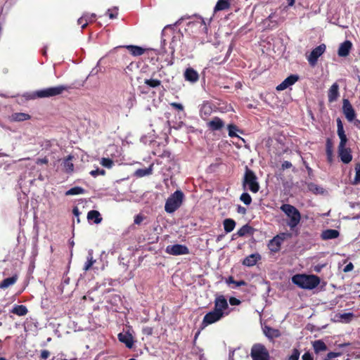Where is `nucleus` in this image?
<instances>
[{
	"mask_svg": "<svg viewBox=\"0 0 360 360\" xmlns=\"http://www.w3.org/2000/svg\"><path fill=\"white\" fill-rule=\"evenodd\" d=\"M144 84L150 88H157L161 86V81L158 79H145Z\"/></svg>",
	"mask_w": 360,
	"mask_h": 360,
	"instance_id": "obj_37",
	"label": "nucleus"
},
{
	"mask_svg": "<svg viewBox=\"0 0 360 360\" xmlns=\"http://www.w3.org/2000/svg\"><path fill=\"white\" fill-rule=\"evenodd\" d=\"M166 252L171 255H182L189 253V250L187 246L181 244L170 245L167 246Z\"/></svg>",
	"mask_w": 360,
	"mask_h": 360,
	"instance_id": "obj_10",
	"label": "nucleus"
},
{
	"mask_svg": "<svg viewBox=\"0 0 360 360\" xmlns=\"http://www.w3.org/2000/svg\"><path fill=\"white\" fill-rule=\"evenodd\" d=\"M212 104L208 101H204L200 108V116L205 120L212 113Z\"/></svg>",
	"mask_w": 360,
	"mask_h": 360,
	"instance_id": "obj_14",
	"label": "nucleus"
},
{
	"mask_svg": "<svg viewBox=\"0 0 360 360\" xmlns=\"http://www.w3.org/2000/svg\"><path fill=\"white\" fill-rule=\"evenodd\" d=\"M340 96L339 93V85L338 83L335 82L330 87L328 92V99L329 103L335 102L338 100Z\"/></svg>",
	"mask_w": 360,
	"mask_h": 360,
	"instance_id": "obj_16",
	"label": "nucleus"
},
{
	"mask_svg": "<svg viewBox=\"0 0 360 360\" xmlns=\"http://www.w3.org/2000/svg\"><path fill=\"white\" fill-rule=\"evenodd\" d=\"M214 311L219 314H221L223 316H228L229 314V304L226 297L221 295L215 297L214 301Z\"/></svg>",
	"mask_w": 360,
	"mask_h": 360,
	"instance_id": "obj_8",
	"label": "nucleus"
},
{
	"mask_svg": "<svg viewBox=\"0 0 360 360\" xmlns=\"http://www.w3.org/2000/svg\"><path fill=\"white\" fill-rule=\"evenodd\" d=\"M170 105L178 110H184V106L181 103L173 102L170 103Z\"/></svg>",
	"mask_w": 360,
	"mask_h": 360,
	"instance_id": "obj_58",
	"label": "nucleus"
},
{
	"mask_svg": "<svg viewBox=\"0 0 360 360\" xmlns=\"http://www.w3.org/2000/svg\"><path fill=\"white\" fill-rule=\"evenodd\" d=\"M253 229L249 226L248 224H245L243 226L236 234L233 235L232 239H234L233 236L237 235L239 237L244 236L247 234H251L252 233Z\"/></svg>",
	"mask_w": 360,
	"mask_h": 360,
	"instance_id": "obj_34",
	"label": "nucleus"
},
{
	"mask_svg": "<svg viewBox=\"0 0 360 360\" xmlns=\"http://www.w3.org/2000/svg\"><path fill=\"white\" fill-rule=\"evenodd\" d=\"M263 330L265 335L270 339L278 338L281 336V333L279 330L273 328L268 326H266L264 328Z\"/></svg>",
	"mask_w": 360,
	"mask_h": 360,
	"instance_id": "obj_25",
	"label": "nucleus"
},
{
	"mask_svg": "<svg viewBox=\"0 0 360 360\" xmlns=\"http://www.w3.org/2000/svg\"><path fill=\"white\" fill-rule=\"evenodd\" d=\"M300 352L297 349H293L292 354L287 360H299Z\"/></svg>",
	"mask_w": 360,
	"mask_h": 360,
	"instance_id": "obj_45",
	"label": "nucleus"
},
{
	"mask_svg": "<svg viewBox=\"0 0 360 360\" xmlns=\"http://www.w3.org/2000/svg\"><path fill=\"white\" fill-rule=\"evenodd\" d=\"M108 16L110 19H115L117 17V15H118V12H117V8H115L113 9V11H111L110 9H108Z\"/></svg>",
	"mask_w": 360,
	"mask_h": 360,
	"instance_id": "obj_51",
	"label": "nucleus"
},
{
	"mask_svg": "<svg viewBox=\"0 0 360 360\" xmlns=\"http://www.w3.org/2000/svg\"><path fill=\"white\" fill-rule=\"evenodd\" d=\"M184 78L186 81L195 82L199 79V75L193 68H188L184 72Z\"/></svg>",
	"mask_w": 360,
	"mask_h": 360,
	"instance_id": "obj_19",
	"label": "nucleus"
},
{
	"mask_svg": "<svg viewBox=\"0 0 360 360\" xmlns=\"http://www.w3.org/2000/svg\"><path fill=\"white\" fill-rule=\"evenodd\" d=\"M48 162H49V160L46 157L43 158H39L37 160V162H36V163L37 165H44V164L46 165V164H48Z\"/></svg>",
	"mask_w": 360,
	"mask_h": 360,
	"instance_id": "obj_60",
	"label": "nucleus"
},
{
	"mask_svg": "<svg viewBox=\"0 0 360 360\" xmlns=\"http://www.w3.org/2000/svg\"><path fill=\"white\" fill-rule=\"evenodd\" d=\"M336 122L337 133L340 140L338 147V156L343 163L348 164L352 160V150L350 148L346 147L348 139L341 119L338 117Z\"/></svg>",
	"mask_w": 360,
	"mask_h": 360,
	"instance_id": "obj_1",
	"label": "nucleus"
},
{
	"mask_svg": "<svg viewBox=\"0 0 360 360\" xmlns=\"http://www.w3.org/2000/svg\"><path fill=\"white\" fill-rule=\"evenodd\" d=\"M70 89L68 85H58L51 86L42 89L35 91L32 93V98H51L61 95L64 91H67Z\"/></svg>",
	"mask_w": 360,
	"mask_h": 360,
	"instance_id": "obj_3",
	"label": "nucleus"
},
{
	"mask_svg": "<svg viewBox=\"0 0 360 360\" xmlns=\"http://www.w3.org/2000/svg\"><path fill=\"white\" fill-rule=\"evenodd\" d=\"M208 128L212 131L221 130L224 127V122L219 117H214L207 122Z\"/></svg>",
	"mask_w": 360,
	"mask_h": 360,
	"instance_id": "obj_17",
	"label": "nucleus"
},
{
	"mask_svg": "<svg viewBox=\"0 0 360 360\" xmlns=\"http://www.w3.org/2000/svg\"><path fill=\"white\" fill-rule=\"evenodd\" d=\"M252 360H269V354L264 345L255 344L250 353Z\"/></svg>",
	"mask_w": 360,
	"mask_h": 360,
	"instance_id": "obj_7",
	"label": "nucleus"
},
{
	"mask_svg": "<svg viewBox=\"0 0 360 360\" xmlns=\"http://www.w3.org/2000/svg\"><path fill=\"white\" fill-rule=\"evenodd\" d=\"M224 229L226 233L231 232L236 226V221L232 219H226L223 221Z\"/></svg>",
	"mask_w": 360,
	"mask_h": 360,
	"instance_id": "obj_36",
	"label": "nucleus"
},
{
	"mask_svg": "<svg viewBox=\"0 0 360 360\" xmlns=\"http://www.w3.org/2000/svg\"><path fill=\"white\" fill-rule=\"evenodd\" d=\"M184 195L180 190H176L166 200L165 210L167 213H173L182 205Z\"/></svg>",
	"mask_w": 360,
	"mask_h": 360,
	"instance_id": "obj_6",
	"label": "nucleus"
},
{
	"mask_svg": "<svg viewBox=\"0 0 360 360\" xmlns=\"http://www.w3.org/2000/svg\"><path fill=\"white\" fill-rule=\"evenodd\" d=\"M174 38L172 39V41L170 43V46L169 48L171 49V57H170V59L167 61V65H173L174 63V52H175V49H174V46L172 45V43L174 42Z\"/></svg>",
	"mask_w": 360,
	"mask_h": 360,
	"instance_id": "obj_46",
	"label": "nucleus"
},
{
	"mask_svg": "<svg viewBox=\"0 0 360 360\" xmlns=\"http://www.w3.org/2000/svg\"><path fill=\"white\" fill-rule=\"evenodd\" d=\"M242 186L244 191H250L253 193L259 191L260 186L255 173L248 166L245 167Z\"/></svg>",
	"mask_w": 360,
	"mask_h": 360,
	"instance_id": "obj_4",
	"label": "nucleus"
},
{
	"mask_svg": "<svg viewBox=\"0 0 360 360\" xmlns=\"http://www.w3.org/2000/svg\"><path fill=\"white\" fill-rule=\"evenodd\" d=\"M118 339L120 342L124 343L126 347L129 349H131L134 346V338L131 334L129 333H120L118 334Z\"/></svg>",
	"mask_w": 360,
	"mask_h": 360,
	"instance_id": "obj_18",
	"label": "nucleus"
},
{
	"mask_svg": "<svg viewBox=\"0 0 360 360\" xmlns=\"http://www.w3.org/2000/svg\"><path fill=\"white\" fill-rule=\"evenodd\" d=\"M307 186L308 190L315 195H319V194L322 195L326 191L323 188L321 187L320 186H319L313 182L308 183Z\"/></svg>",
	"mask_w": 360,
	"mask_h": 360,
	"instance_id": "obj_31",
	"label": "nucleus"
},
{
	"mask_svg": "<svg viewBox=\"0 0 360 360\" xmlns=\"http://www.w3.org/2000/svg\"><path fill=\"white\" fill-rule=\"evenodd\" d=\"M292 167V163L289 161L285 160V161L283 162V163L281 165V169L285 170L287 169H290Z\"/></svg>",
	"mask_w": 360,
	"mask_h": 360,
	"instance_id": "obj_56",
	"label": "nucleus"
},
{
	"mask_svg": "<svg viewBox=\"0 0 360 360\" xmlns=\"http://www.w3.org/2000/svg\"><path fill=\"white\" fill-rule=\"evenodd\" d=\"M83 16L85 17V19H87V22H92L95 21V18H96L95 13H91V14L86 13V14H84Z\"/></svg>",
	"mask_w": 360,
	"mask_h": 360,
	"instance_id": "obj_53",
	"label": "nucleus"
},
{
	"mask_svg": "<svg viewBox=\"0 0 360 360\" xmlns=\"http://www.w3.org/2000/svg\"><path fill=\"white\" fill-rule=\"evenodd\" d=\"M281 210L289 218L287 225L290 227V230L293 231L294 229L300 224L301 220L300 211L295 207L290 204L282 205Z\"/></svg>",
	"mask_w": 360,
	"mask_h": 360,
	"instance_id": "obj_5",
	"label": "nucleus"
},
{
	"mask_svg": "<svg viewBox=\"0 0 360 360\" xmlns=\"http://www.w3.org/2000/svg\"><path fill=\"white\" fill-rule=\"evenodd\" d=\"M95 262H96V259H94L92 254L89 253L87 257V260L83 266V270L84 271H89Z\"/></svg>",
	"mask_w": 360,
	"mask_h": 360,
	"instance_id": "obj_39",
	"label": "nucleus"
},
{
	"mask_svg": "<svg viewBox=\"0 0 360 360\" xmlns=\"http://www.w3.org/2000/svg\"><path fill=\"white\" fill-rule=\"evenodd\" d=\"M50 354H51V353L49 351H48L46 349L41 350V354H40V358L41 359H46L50 356Z\"/></svg>",
	"mask_w": 360,
	"mask_h": 360,
	"instance_id": "obj_55",
	"label": "nucleus"
},
{
	"mask_svg": "<svg viewBox=\"0 0 360 360\" xmlns=\"http://www.w3.org/2000/svg\"><path fill=\"white\" fill-rule=\"evenodd\" d=\"M228 129H229V136H231V137L237 136V135L236 134V131L237 130V127L236 125L229 124L228 126Z\"/></svg>",
	"mask_w": 360,
	"mask_h": 360,
	"instance_id": "obj_48",
	"label": "nucleus"
},
{
	"mask_svg": "<svg viewBox=\"0 0 360 360\" xmlns=\"http://www.w3.org/2000/svg\"><path fill=\"white\" fill-rule=\"evenodd\" d=\"M129 53L134 56H139L145 53V49L141 46L134 45H128L124 46Z\"/></svg>",
	"mask_w": 360,
	"mask_h": 360,
	"instance_id": "obj_29",
	"label": "nucleus"
},
{
	"mask_svg": "<svg viewBox=\"0 0 360 360\" xmlns=\"http://www.w3.org/2000/svg\"><path fill=\"white\" fill-rule=\"evenodd\" d=\"M240 200L246 205H249L252 202V198L247 192H244L240 195Z\"/></svg>",
	"mask_w": 360,
	"mask_h": 360,
	"instance_id": "obj_41",
	"label": "nucleus"
},
{
	"mask_svg": "<svg viewBox=\"0 0 360 360\" xmlns=\"http://www.w3.org/2000/svg\"><path fill=\"white\" fill-rule=\"evenodd\" d=\"M77 22L79 25H81L82 29H84L88 25L87 19H85V17L83 15L78 19Z\"/></svg>",
	"mask_w": 360,
	"mask_h": 360,
	"instance_id": "obj_52",
	"label": "nucleus"
},
{
	"mask_svg": "<svg viewBox=\"0 0 360 360\" xmlns=\"http://www.w3.org/2000/svg\"><path fill=\"white\" fill-rule=\"evenodd\" d=\"M355 176L354 179V184H360V163H356L355 165Z\"/></svg>",
	"mask_w": 360,
	"mask_h": 360,
	"instance_id": "obj_43",
	"label": "nucleus"
},
{
	"mask_svg": "<svg viewBox=\"0 0 360 360\" xmlns=\"http://www.w3.org/2000/svg\"><path fill=\"white\" fill-rule=\"evenodd\" d=\"M30 119V115L24 112H15L11 115V120L15 122H22Z\"/></svg>",
	"mask_w": 360,
	"mask_h": 360,
	"instance_id": "obj_35",
	"label": "nucleus"
},
{
	"mask_svg": "<svg viewBox=\"0 0 360 360\" xmlns=\"http://www.w3.org/2000/svg\"><path fill=\"white\" fill-rule=\"evenodd\" d=\"M339 235V231L335 229H326L321 233V237L323 240H326L337 238Z\"/></svg>",
	"mask_w": 360,
	"mask_h": 360,
	"instance_id": "obj_22",
	"label": "nucleus"
},
{
	"mask_svg": "<svg viewBox=\"0 0 360 360\" xmlns=\"http://www.w3.org/2000/svg\"><path fill=\"white\" fill-rule=\"evenodd\" d=\"M221 314L217 313V311L212 310L208 313H207L205 316L203 317L202 321V328L214 323L219 321H220L222 318H224Z\"/></svg>",
	"mask_w": 360,
	"mask_h": 360,
	"instance_id": "obj_12",
	"label": "nucleus"
},
{
	"mask_svg": "<svg viewBox=\"0 0 360 360\" xmlns=\"http://www.w3.org/2000/svg\"><path fill=\"white\" fill-rule=\"evenodd\" d=\"M320 281V278L313 274H296L292 277V282L302 289L312 290L319 285Z\"/></svg>",
	"mask_w": 360,
	"mask_h": 360,
	"instance_id": "obj_2",
	"label": "nucleus"
},
{
	"mask_svg": "<svg viewBox=\"0 0 360 360\" xmlns=\"http://www.w3.org/2000/svg\"><path fill=\"white\" fill-rule=\"evenodd\" d=\"M11 313L18 315L19 316H25L28 313V309L26 306L20 304H15L12 309L11 310Z\"/></svg>",
	"mask_w": 360,
	"mask_h": 360,
	"instance_id": "obj_26",
	"label": "nucleus"
},
{
	"mask_svg": "<svg viewBox=\"0 0 360 360\" xmlns=\"http://www.w3.org/2000/svg\"><path fill=\"white\" fill-rule=\"evenodd\" d=\"M188 26L191 27V28L199 27L204 33H207L208 30L205 22L202 18H199L197 20L194 22H190L188 23Z\"/></svg>",
	"mask_w": 360,
	"mask_h": 360,
	"instance_id": "obj_24",
	"label": "nucleus"
},
{
	"mask_svg": "<svg viewBox=\"0 0 360 360\" xmlns=\"http://www.w3.org/2000/svg\"><path fill=\"white\" fill-rule=\"evenodd\" d=\"M342 319H344L346 323H349L352 319L354 317L353 313H344L342 314H340V316Z\"/></svg>",
	"mask_w": 360,
	"mask_h": 360,
	"instance_id": "obj_47",
	"label": "nucleus"
},
{
	"mask_svg": "<svg viewBox=\"0 0 360 360\" xmlns=\"http://www.w3.org/2000/svg\"><path fill=\"white\" fill-rule=\"evenodd\" d=\"M292 234L288 232L281 233L276 235L275 237H278L279 241L282 243L285 240L291 238Z\"/></svg>",
	"mask_w": 360,
	"mask_h": 360,
	"instance_id": "obj_44",
	"label": "nucleus"
},
{
	"mask_svg": "<svg viewBox=\"0 0 360 360\" xmlns=\"http://www.w3.org/2000/svg\"><path fill=\"white\" fill-rule=\"evenodd\" d=\"M302 360H313V356L311 353L307 352L302 355Z\"/></svg>",
	"mask_w": 360,
	"mask_h": 360,
	"instance_id": "obj_62",
	"label": "nucleus"
},
{
	"mask_svg": "<svg viewBox=\"0 0 360 360\" xmlns=\"http://www.w3.org/2000/svg\"><path fill=\"white\" fill-rule=\"evenodd\" d=\"M143 333L148 335H150L153 333V328L150 327H146L143 329Z\"/></svg>",
	"mask_w": 360,
	"mask_h": 360,
	"instance_id": "obj_64",
	"label": "nucleus"
},
{
	"mask_svg": "<svg viewBox=\"0 0 360 360\" xmlns=\"http://www.w3.org/2000/svg\"><path fill=\"white\" fill-rule=\"evenodd\" d=\"M352 48V43L349 40L345 41L343 43L340 44V46H339V49L338 51V56L340 57L347 56L349 54Z\"/></svg>",
	"mask_w": 360,
	"mask_h": 360,
	"instance_id": "obj_15",
	"label": "nucleus"
},
{
	"mask_svg": "<svg viewBox=\"0 0 360 360\" xmlns=\"http://www.w3.org/2000/svg\"><path fill=\"white\" fill-rule=\"evenodd\" d=\"M153 165L152 164L148 168L138 169L135 171L134 176L138 178H141V177H143L145 176L150 175L153 173Z\"/></svg>",
	"mask_w": 360,
	"mask_h": 360,
	"instance_id": "obj_32",
	"label": "nucleus"
},
{
	"mask_svg": "<svg viewBox=\"0 0 360 360\" xmlns=\"http://www.w3.org/2000/svg\"><path fill=\"white\" fill-rule=\"evenodd\" d=\"M230 7V0H218L214 8V12L224 11Z\"/></svg>",
	"mask_w": 360,
	"mask_h": 360,
	"instance_id": "obj_33",
	"label": "nucleus"
},
{
	"mask_svg": "<svg viewBox=\"0 0 360 360\" xmlns=\"http://www.w3.org/2000/svg\"><path fill=\"white\" fill-rule=\"evenodd\" d=\"M87 219L89 221H93L95 224H98L102 221L103 218L98 211L91 210L87 214Z\"/></svg>",
	"mask_w": 360,
	"mask_h": 360,
	"instance_id": "obj_28",
	"label": "nucleus"
},
{
	"mask_svg": "<svg viewBox=\"0 0 360 360\" xmlns=\"http://www.w3.org/2000/svg\"><path fill=\"white\" fill-rule=\"evenodd\" d=\"M74 159V156L69 155L66 158L63 160V166L65 172L67 174H72L74 172V164L72 162Z\"/></svg>",
	"mask_w": 360,
	"mask_h": 360,
	"instance_id": "obj_21",
	"label": "nucleus"
},
{
	"mask_svg": "<svg viewBox=\"0 0 360 360\" xmlns=\"http://www.w3.org/2000/svg\"><path fill=\"white\" fill-rule=\"evenodd\" d=\"M312 346L316 354L325 352L328 349L327 345L322 340L314 341L312 342Z\"/></svg>",
	"mask_w": 360,
	"mask_h": 360,
	"instance_id": "obj_27",
	"label": "nucleus"
},
{
	"mask_svg": "<svg viewBox=\"0 0 360 360\" xmlns=\"http://www.w3.org/2000/svg\"><path fill=\"white\" fill-rule=\"evenodd\" d=\"M326 49V46L324 44H321L314 48L307 57L309 63L311 66H314L317 63L319 58L324 53Z\"/></svg>",
	"mask_w": 360,
	"mask_h": 360,
	"instance_id": "obj_9",
	"label": "nucleus"
},
{
	"mask_svg": "<svg viewBox=\"0 0 360 360\" xmlns=\"http://www.w3.org/2000/svg\"><path fill=\"white\" fill-rule=\"evenodd\" d=\"M342 112L349 122H352L356 118V112L348 99H343Z\"/></svg>",
	"mask_w": 360,
	"mask_h": 360,
	"instance_id": "obj_11",
	"label": "nucleus"
},
{
	"mask_svg": "<svg viewBox=\"0 0 360 360\" xmlns=\"http://www.w3.org/2000/svg\"><path fill=\"white\" fill-rule=\"evenodd\" d=\"M299 79V76L297 75H290L285 79L279 85L276 86L277 91H283L288 87L293 85Z\"/></svg>",
	"mask_w": 360,
	"mask_h": 360,
	"instance_id": "obj_13",
	"label": "nucleus"
},
{
	"mask_svg": "<svg viewBox=\"0 0 360 360\" xmlns=\"http://www.w3.org/2000/svg\"><path fill=\"white\" fill-rule=\"evenodd\" d=\"M72 213L73 214L77 217V223H79L80 222V219H79V214H80V212L78 209L77 207H75L72 210Z\"/></svg>",
	"mask_w": 360,
	"mask_h": 360,
	"instance_id": "obj_59",
	"label": "nucleus"
},
{
	"mask_svg": "<svg viewBox=\"0 0 360 360\" xmlns=\"http://www.w3.org/2000/svg\"><path fill=\"white\" fill-rule=\"evenodd\" d=\"M229 302L230 304L232 306L239 305L241 302L238 299H237L234 297H230Z\"/></svg>",
	"mask_w": 360,
	"mask_h": 360,
	"instance_id": "obj_54",
	"label": "nucleus"
},
{
	"mask_svg": "<svg viewBox=\"0 0 360 360\" xmlns=\"http://www.w3.org/2000/svg\"><path fill=\"white\" fill-rule=\"evenodd\" d=\"M17 280H18L17 275H14L11 277H8V278L4 279L0 283V289L8 288V287L14 285L16 283Z\"/></svg>",
	"mask_w": 360,
	"mask_h": 360,
	"instance_id": "obj_30",
	"label": "nucleus"
},
{
	"mask_svg": "<svg viewBox=\"0 0 360 360\" xmlns=\"http://www.w3.org/2000/svg\"><path fill=\"white\" fill-rule=\"evenodd\" d=\"M226 283L228 284H231V283L235 284L237 287L243 286V285H247V283L245 281H243V280L235 281V279L233 276H229L228 278V279L226 280Z\"/></svg>",
	"mask_w": 360,
	"mask_h": 360,
	"instance_id": "obj_40",
	"label": "nucleus"
},
{
	"mask_svg": "<svg viewBox=\"0 0 360 360\" xmlns=\"http://www.w3.org/2000/svg\"><path fill=\"white\" fill-rule=\"evenodd\" d=\"M326 151H333V142L330 139L326 140Z\"/></svg>",
	"mask_w": 360,
	"mask_h": 360,
	"instance_id": "obj_57",
	"label": "nucleus"
},
{
	"mask_svg": "<svg viewBox=\"0 0 360 360\" xmlns=\"http://www.w3.org/2000/svg\"><path fill=\"white\" fill-rule=\"evenodd\" d=\"M354 269V265L352 262H349V264H347L343 269V271L344 272H349V271H351L352 270H353Z\"/></svg>",
	"mask_w": 360,
	"mask_h": 360,
	"instance_id": "obj_61",
	"label": "nucleus"
},
{
	"mask_svg": "<svg viewBox=\"0 0 360 360\" xmlns=\"http://www.w3.org/2000/svg\"><path fill=\"white\" fill-rule=\"evenodd\" d=\"M101 165L108 169H110L114 165V162L110 158H103L101 160Z\"/></svg>",
	"mask_w": 360,
	"mask_h": 360,
	"instance_id": "obj_42",
	"label": "nucleus"
},
{
	"mask_svg": "<svg viewBox=\"0 0 360 360\" xmlns=\"http://www.w3.org/2000/svg\"><path fill=\"white\" fill-rule=\"evenodd\" d=\"M260 258L261 257L259 254H252L243 259V264L247 266H252L256 264Z\"/></svg>",
	"mask_w": 360,
	"mask_h": 360,
	"instance_id": "obj_23",
	"label": "nucleus"
},
{
	"mask_svg": "<svg viewBox=\"0 0 360 360\" xmlns=\"http://www.w3.org/2000/svg\"><path fill=\"white\" fill-rule=\"evenodd\" d=\"M281 243L278 240V237H274L271 239L267 245L269 250L272 253L278 252L281 250Z\"/></svg>",
	"mask_w": 360,
	"mask_h": 360,
	"instance_id": "obj_20",
	"label": "nucleus"
},
{
	"mask_svg": "<svg viewBox=\"0 0 360 360\" xmlns=\"http://www.w3.org/2000/svg\"><path fill=\"white\" fill-rule=\"evenodd\" d=\"M90 174L92 176H94V177H96L98 175H103H103L105 174V171L104 169H101L97 168L96 169L91 170L90 172Z\"/></svg>",
	"mask_w": 360,
	"mask_h": 360,
	"instance_id": "obj_49",
	"label": "nucleus"
},
{
	"mask_svg": "<svg viewBox=\"0 0 360 360\" xmlns=\"http://www.w3.org/2000/svg\"><path fill=\"white\" fill-rule=\"evenodd\" d=\"M143 220V217L141 214H138L134 217V224H140Z\"/></svg>",
	"mask_w": 360,
	"mask_h": 360,
	"instance_id": "obj_63",
	"label": "nucleus"
},
{
	"mask_svg": "<svg viewBox=\"0 0 360 360\" xmlns=\"http://www.w3.org/2000/svg\"><path fill=\"white\" fill-rule=\"evenodd\" d=\"M340 355H341L340 352H328L327 354V355L325 357L324 360H330L331 359H333V358H335V357H338Z\"/></svg>",
	"mask_w": 360,
	"mask_h": 360,
	"instance_id": "obj_50",
	"label": "nucleus"
},
{
	"mask_svg": "<svg viewBox=\"0 0 360 360\" xmlns=\"http://www.w3.org/2000/svg\"><path fill=\"white\" fill-rule=\"evenodd\" d=\"M85 193V190L79 186H75L65 192V195H79L84 194Z\"/></svg>",
	"mask_w": 360,
	"mask_h": 360,
	"instance_id": "obj_38",
	"label": "nucleus"
}]
</instances>
